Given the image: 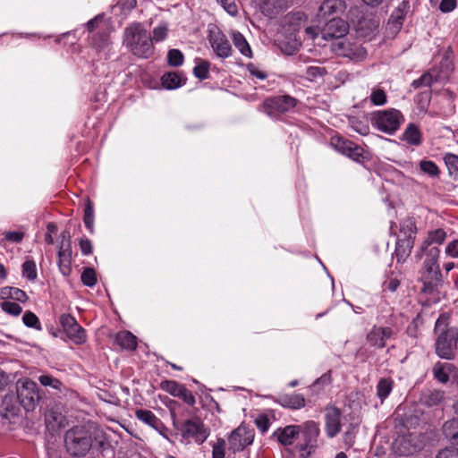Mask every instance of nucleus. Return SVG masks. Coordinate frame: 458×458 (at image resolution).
Here are the masks:
<instances>
[{"mask_svg":"<svg viewBox=\"0 0 458 458\" xmlns=\"http://www.w3.org/2000/svg\"><path fill=\"white\" fill-rule=\"evenodd\" d=\"M319 432L318 423L309 420L302 425H288L283 428H279L273 433V437H276L281 445L287 446L293 445L301 434L302 442L298 443L295 449L299 452L300 458H309L318 447Z\"/></svg>","mask_w":458,"mask_h":458,"instance_id":"f257e3e1","label":"nucleus"},{"mask_svg":"<svg viewBox=\"0 0 458 458\" xmlns=\"http://www.w3.org/2000/svg\"><path fill=\"white\" fill-rule=\"evenodd\" d=\"M123 42L139 58L147 59L154 54L152 38L140 22H132L124 29Z\"/></svg>","mask_w":458,"mask_h":458,"instance_id":"f03ea898","label":"nucleus"},{"mask_svg":"<svg viewBox=\"0 0 458 458\" xmlns=\"http://www.w3.org/2000/svg\"><path fill=\"white\" fill-rule=\"evenodd\" d=\"M449 317L441 314L435 325V332L437 334L436 340V352L442 358L451 360L454 356V352L458 341V329L448 327Z\"/></svg>","mask_w":458,"mask_h":458,"instance_id":"7ed1b4c3","label":"nucleus"},{"mask_svg":"<svg viewBox=\"0 0 458 458\" xmlns=\"http://www.w3.org/2000/svg\"><path fill=\"white\" fill-rule=\"evenodd\" d=\"M91 432L83 426H75L64 434L66 452L72 457L85 456L92 447Z\"/></svg>","mask_w":458,"mask_h":458,"instance_id":"20e7f679","label":"nucleus"},{"mask_svg":"<svg viewBox=\"0 0 458 458\" xmlns=\"http://www.w3.org/2000/svg\"><path fill=\"white\" fill-rule=\"evenodd\" d=\"M440 250L430 249L426 256L420 269V278L423 283L421 291L425 293H432L436 287L442 282V274L438 264Z\"/></svg>","mask_w":458,"mask_h":458,"instance_id":"39448f33","label":"nucleus"},{"mask_svg":"<svg viewBox=\"0 0 458 458\" xmlns=\"http://www.w3.org/2000/svg\"><path fill=\"white\" fill-rule=\"evenodd\" d=\"M173 424L181 435V442L184 444L194 442L201 445L207 440L210 433L204 422L199 418L185 420L181 424L174 419Z\"/></svg>","mask_w":458,"mask_h":458,"instance_id":"423d86ee","label":"nucleus"},{"mask_svg":"<svg viewBox=\"0 0 458 458\" xmlns=\"http://www.w3.org/2000/svg\"><path fill=\"white\" fill-rule=\"evenodd\" d=\"M370 115L372 125L389 135H393L404 121L403 114L394 108L375 111Z\"/></svg>","mask_w":458,"mask_h":458,"instance_id":"0eeeda50","label":"nucleus"},{"mask_svg":"<svg viewBox=\"0 0 458 458\" xmlns=\"http://www.w3.org/2000/svg\"><path fill=\"white\" fill-rule=\"evenodd\" d=\"M16 396L25 411H34L40 400L37 383L30 378L19 379L16 383Z\"/></svg>","mask_w":458,"mask_h":458,"instance_id":"6e6552de","label":"nucleus"},{"mask_svg":"<svg viewBox=\"0 0 458 458\" xmlns=\"http://www.w3.org/2000/svg\"><path fill=\"white\" fill-rule=\"evenodd\" d=\"M423 441L417 433L399 435L393 443L394 452L400 456L412 455L423 448Z\"/></svg>","mask_w":458,"mask_h":458,"instance_id":"1a4fd4ad","label":"nucleus"},{"mask_svg":"<svg viewBox=\"0 0 458 458\" xmlns=\"http://www.w3.org/2000/svg\"><path fill=\"white\" fill-rule=\"evenodd\" d=\"M254 437V429L241 424L228 436V450L233 454L242 452L253 443Z\"/></svg>","mask_w":458,"mask_h":458,"instance_id":"9d476101","label":"nucleus"},{"mask_svg":"<svg viewBox=\"0 0 458 458\" xmlns=\"http://www.w3.org/2000/svg\"><path fill=\"white\" fill-rule=\"evenodd\" d=\"M297 105V100L288 95L276 96L267 98L262 104V111L271 117H277Z\"/></svg>","mask_w":458,"mask_h":458,"instance_id":"9b49d317","label":"nucleus"},{"mask_svg":"<svg viewBox=\"0 0 458 458\" xmlns=\"http://www.w3.org/2000/svg\"><path fill=\"white\" fill-rule=\"evenodd\" d=\"M60 325L65 335L74 344H82L87 340L85 329L70 314H62L59 318Z\"/></svg>","mask_w":458,"mask_h":458,"instance_id":"f8f14e48","label":"nucleus"},{"mask_svg":"<svg viewBox=\"0 0 458 458\" xmlns=\"http://www.w3.org/2000/svg\"><path fill=\"white\" fill-rule=\"evenodd\" d=\"M349 31V24L340 17H332L320 30L323 39H340Z\"/></svg>","mask_w":458,"mask_h":458,"instance_id":"ddd939ff","label":"nucleus"},{"mask_svg":"<svg viewBox=\"0 0 458 458\" xmlns=\"http://www.w3.org/2000/svg\"><path fill=\"white\" fill-rule=\"evenodd\" d=\"M331 145L340 153L356 162H360L363 157V148L354 142L342 137L331 139Z\"/></svg>","mask_w":458,"mask_h":458,"instance_id":"4468645a","label":"nucleus"},{"mask_svg":"<svg viewBox=\"0 0 458 458\" xmlns=\"http://www.w3.org/2000/svg\"><path fill=\"white\" fill-rule=\"evenodd\" d=\"M342 411L334 405L325 408V431L329 438L336 437L342 429Z\"/></svg>","mask_w":458,"mask_h":458,"instance_id":"2eb2a0df","label":"nucleus"},{"mask_svg":"<svg viewBox=\"0 0 458 458\" xmlns=\"http://www.w3.org/2000/svg\"><path fill=\"white\" fill-rule=\"evenodd\" d=\"M332 50L338 55L351 59H361L366 56V50L360 46L350 43L345 39L338 40L332 44Z\"/></svg>","mask_w":458,"mask_h":458,"instance_id":"dca6fc26","label":"nucleus"},{"mask_svg":"<svg viewBox=\"0 0 458 458\" xmlns=\"http://www.w3.org/2000/svg\"><path fill=\"white\" fill-rule=\"evenodd\" d=\"M394 331L390 327L373 326L368 332L366 340L371 347L383 349L387 339L391 338Z\"/></svg>","mask_w":458,"mask_h":458,"instance_id":"f3484780","label":"nucleus"},{"mask_svg":"<svg viewBox=\"0 0 458 458\" xmlns=\"http://www.w3.org/2000/svg\"><path fill=\"white\" fill-rule=\"evenodd\" d=\"M445 238L446 233L441 228L428 231L427 238L421 243L415 257L420 259L424 256V253H428L430 249H438L437 246H433V244L440 245L445 241Z\"/></svg>","mask_w":458,"mask_h":458,"instance_id":"a211bd4d","label":"nucleus"},{"mask_svg":"<svg viewBox=\"0 0 458 458\" xmlns=\"http://www.w3.org/2000/svg\"><path fill=\"white\" fill-rule=\"evenodd\" d=\"M72 246L67 242L64 244H58V260L57 264L59 267L60 272L64 276H69L72 273Z\"/></svg>","mask_w":458,"mask_h":458,"instance_id":"6ab92c4d","label":"nucleus"},{"mask_svg":"<svg viewBox=\"0 0 458 458\" xmlns=\"http://www.w3.org/2000/svg\"><path fill=\"white\" fill-rule=\"evenodd\" d=\"M209 42L217 56L226 58L231 55L232 47L230 42L221 32L211 35Z\"/></svg>","mask_w":458,"mask_h":458,"instance_id":"aec40b11","label":"nucleus"},{"mask_svg":"<svg viewBox=\"0 0 458 458\" xmlns=\"http://www.w3.org/2000/svg\"><path fill=\"white\" fill-rule=\"evenodd\" d=\"M20 406L17 396L14 394H7L2 402L1 415L7 420L13 419L19 415Z\"/></svg>","mask_w":458,"mask_h":458,"instance_id":"412c9836","label":"nucleus"},{"mask_svg":"<svg viewBox=\"0 0 458 458\" xmlns=\"http://www.w3.org/2000/svg\"><path fill=\"white\" fill-rule=\"evenodd\" d=\"M345 8L346 4L344 0H325L319 7L318 16L322 18L338 17Z\"/></svg>","mask_w":458,"mask_h":458,"instance_id":"4be33fe9","label":"nucleus"},{"mask_svg":"<svg viewBox=\"0 0 458 458\" xmlns=\"http://www.w3.org/2000/svg\"><path fill=\"white\" fill-rule=\"evenodd\" d=\"M415 240L411 237L398 239L395 244L394 256L398 263H403L411 255Z\"/></svg>","mask_w":458,"mask_h":458,"instance_id":"5701e85b","label":"nucleus"},{"mask_svg":"<svg viewBox=\"0 0 458 458\" xmlns=\"http://www.w3.org/2000/svg\"><path fill=\"white\" fill-rule=\"evenodd\" d=\"M187 78L179 72H167L161 77V82L164 88L172 90L184 85Z\"/></svg>","mask_w":458,"mask_h":458,"instance_id":"b1692460","label":"nucleus"},{"mask_svg":"<svg viewBox=\"0 0 458 458\" xmlns=\"http://www.w3.org/2000/svg\"><path fill=\"white\" fill-rule=\"evenodd\" d=\"M276 402L284 408L293 410L304 407L306 403L304 396L300 394L280 395Z\"/></svg>","mask_w":458,"mask_h":458,"instance_id":"393cba45","label":"nucleus"},{"mask_svg":"<svg viewBox=\"0 0 458 458\" xmlns=\"http://www.w3.org/2000/svg\"><path fill=\"white\" fill-rule=\"evenodd\" d=\"M136 418L152 427L157 430H160L165 426L160 419H158L151 411L140 409L135 411Z\"/></svg>","mask_w":458,"mask_h":458,"instance_id":"a878e982","label":"nucleus"},{"mask_svg":"<svg viewBox=\"0 0 458 458\" xmlns=\"http://www.w3.org/2000/svg\"><path fill=\"white\" fill-rule=\"evenodd\" d=\"M115 343L123 349L134 351L137 348V337L130 331H121L115 336Z\"/></svg>","mask_w":458,"mask_h":458,"instance_id":"bb28decb","label":"nucleus"},{"mask_svg":"<svg viewBox=\"0 0 458 458\" xmlns=\"http://www.w3.org/2000/svg\"><path fill=\"white\" fill-rule=\"evenodd\" d=\"M444 437L454 445H458V419H452L443 425Z\"/></svg>","mask_w":458,"mask_h":458,"instance_id":"cd10ccee","label":"nucleus"},{"mask_svg":"<svg viewBox=\"0 0 458 458\" xmlns=\"http://www.w3.org/2000/svg\"><path fill=\"white\" fill-rule=\"evenodd\" d=\"M403 140L412 146H419L422 142L421 132L417 125L409 123L404 130Z\"/></svg>","mask_w":458,"mask_h":458,"instance_id":"c85d7f7f","label":"nucleus"},{"mask_svg":"<svg viewBox=\"0 0 458 458\" xmlns=\"http://www.w3.org/2000/svg\"><path fill=\"white\" fill-rule=\"evenodd\" d=\"M394 387V380L391 377H382L377 384V395L381 403L388 397Z\"/></svg>","mask_w":458,"mask_h":458,"instance_id":"c756f323","label":"nucleus"},{"mask_svg":"<svg viewBox=\"0 0 458 458\" xmlns=\"http://www.w3.org/2000/svg\"><path fill=\"white\" fill-rule=\"evenodd\" d=\"M233 43L234 47L245 56L251 57L252 51L244 36L239 32L233 33Z\"/></svg>","mask_w":458,"mask_h":458,"instance_id":"7c9ffc66","label":"nucleus"},{"mask_svg":"<svg viewBox=\"0 0 458 458\" xmlns=\"http://www.w3.org/2000/svg\"><path fill=\"white\" fill-rule=\"evenodd\" d=\"M452 364L437 362L433 368L434 377L441 383H446L449 380L448 371H450Z\"/></svg>","mask_w":458,"mask_h":458,"instance_id":"2f4dec72","label":"nucleus"},{"mask_svg":"<svg viewBox=\"0 0 458 458\" xmlns=\"http://www.w3.org/2000/svg\"><path fill=\"white\" fill-rule=\"evenodd\" d=\"M83 221L90 233H94V208L93 203L88 199L85 208Z\"/></svg>","mask_w":458,"mask_h":458,"instance_id":"473e14b6","label":"nucleus"},{"mask_svg":"<svg viewBox=\"0 0 458 458\" xmlns=\"http://www.w3.org/2000/svg\"><path fill=\"white\" fill-rule=\"evenodd\" d=\"M210 63L207 60H199L193 68V74L199 80H206L209 76Z\"/></svg>","mask_w":458,"mask_h":458,"instance_id":"72a5a7b5","label":"nucleus"},{"mask_svg":"<svg viewBox=\"0 0 458 458\" xmlns=\"http://www.w3.org/2000/svg\"><path fill=\"white\" fill-rule=\"evenodd\" d=\"M2 293L8 298L15 300L20 302H26L28 300L27 293L24 291L16 287H5L3 289Z\"/></svg>","mask_w":458,"mask_h":458,"instance_id":"f704fd0d","label":"nucleus"},{"mask_svg":"<svg viewBox=\"0 0 458 458\" xmlns=\"http://www.w3.org/2000/svg\"><path fill=\"white\" fill-rule=\"evenodd\" d=\"M184 386L175 380H164L160 383V388L171 395L176 397Z\"/></svg>","mask_w":458,"mask_h":458,"instance_id":"c9c22d12","label":"nucleus"},{"mask_svg":"<svg viewBox=\"0 0 458 458\" xmlns=\"http://www.w3.org/2000/svg\"><path fill=\"white\" fill-rule=\"evenodd\" d=\"M420 169L430 177H438L440 174L438 166L431 160H421L420 162Z\"/></svg>","mask_w":458,"mask_h":458,"instance_id":"e433bc0d","label":"nucleus"},{"mask_svg":"<svg viewBox=\"0 0 458 458\" xmlns=\"http://www.w3.org/2000/svg\"><path fill=\"white\" fill-rule=\"evenodd\" d=\"M445 393L440 390L430 391L424 396V403L428 406H437L444 400Z\"/></svg>","mask_w":458,"mask_h":458,"instance_id":"4c0bfd02","label":"nucleus"},{"mask_svg":"<svg viewBox=\"0 0 458 458\" xmlns=\"http://www.w3.org/2000/svg\"><path fill=\"white\" fill-rule=\"evenodd\" d=\"M84 285L93 287L97 284V274L94 268L85 267L81 276Z\"/></svg>","mask_w":458,"mask_h":458,"instance_id":"58836bf2","label":"nucleus"},{"mask_svg":"<svg viewBox=\"0 0 458 458\" xmlns=\"http://www.w3.org/2000/svg\"><path fill=\"white\" fill-rule=\"evenodd\" d=\"M183 54L178 49H171L167 54V63L170 66H181L183 64Z\"/></svg>","mask_w":458,"mask_h":458,"instance_id":"ea45409f","label":"nucleus"},{"mask_svg":"<svg viewBox=\"0 0 458 458\" xmlns=\"http://www.w3.org/2000/svg\"><path fill=\"white\" fill-rule=\"evenodd\" d=\"M401 232H403L404 237H411L415 239L417 232L416 223L413 219L408 218L401 224Z\"/></svg>","mask_w":458,"mask_h":458,"instance_id":"a19ab883","label":"nucleus"},{"mask_svg":"<svg viewBox=\"0 0 458 458\" xmlns=\"http://www.w3.org/2000/svg\"><path fill=\"white\" fill-rule=\"evenodd\" d=\"M22 274L29 280H35L37 278L36 263L33 260H26L22 265Z\"/></svg>","mask_w":458,"mask_h":458,"instance_id":"79ce46f5","label":"nucleus"},{"mask_svg":"<svg viewBox=\"0 0 458 458\" xmlns=\"http://www.w3.org/2000/svg\"><path fill=\"white\" fill-rule=\"evenodd\" d=\"M38 381L42 386H51L54 389L60 390L61 387L63 386V383L59 379H57L50 375H41L38 377Z\"/></svg>","mask_w":458,"mask_h":458,"instance_id":"37998d69","label":"nucleus"},{"mask_svg":"<svg viewBox=\"0 0 458 458\" xmlns=\"http://www.w3.org/2000/svg\"><path fill=\"white\" fill-rule=\"evenodd\" d=\"M436 79L429 72L423 73L419 79L414 80L411 83V86L414 89H419L420 87H430Z\"/></svg>","mask_w":458,"mask_h":458,"instance_id":"c03bdc74","label":"nucleus"},{"mask_svg":"<svg viewBox=\"0 0 458 458\" xmlns=\"http://www.w3.org/2000/svg\"><path fill=\"white\" fill-rule=\"evenodd\" d=\"M22 321L28 327H34L41 330V326L38 318L31 311L28 310L23 314Z\"/></svg>","mask_w":458,"mask_h":458,"instance_id":"a18cd8bd","label":"nucleus"},{"mask_svg":"<svg viewBox=\"0 0 458 458\" xmlns=\"http://www.w3.org/2000/svg\"><path fill=\"white\" fill-rule=\"evenodd\" d=\"M212 458H225V440L218 438L212 445Z\"/></svg>","mask_w":458,"mask_h":458,"instance_id":"49530a36","label":"nucleus"},{"mask_svg":"<svg viewBox=\"0 0 458 458\" xmlns=\"http://www.w3.org/2000/svg\"><path fill=\"white\" fill-rule=\"evenodd\" d=\"M109 36L106 32H98L92 37V45L98 48H104L108 45Z\"/></svg>","mask_w":458,"mask_h":458,"instance_id":"de8ad7c7","label":"nucleus"},{"mask_svg":"<svg viewBox=\"0 0 458 458\" xmlns=\"http://www.w3.org/2000/svg\"><path fill=\"white\" fill-rule=\"evenodd\" d=\"M1 307L4 312L13 316H19L22 311V308L18 303L13 301H4Z\"/></svg>","mask_w":458,"mask_h":458,"instance_id":"09e8293b","label":"nucleus"},{"mask_svg":"<svg viewBox=\"0 0 458 458\" xmlns=\"http://www.w3.org/2000/svg\"><path fill=\"white\" fill-rule=\"evenodd\" d=\"M444 161L450 171V173H458V156L453 153H446L444 157Z\"/></svg>","mask_w":458,"mask_h":458,"instance_id":"8fccbe9b","label":"nucleus"},{"mask_svg":"<svg viewBox=\"0 0 458 458\" xmlns=\"http://www.w3.org/2000/svg\"><path fill=\"white\" fill-rule=\"evenodd\" d=\"M370 100L375 106H382L386 103V94L381 89H375L370 95Z\"/></svg>","mask_w":458,"mask_h":458,"instance_id":"3c124183","label":"nucleus"},{"mask_svg":"<svg viewBox=\"0 0 458 458\" xmlns=\"http://www.w3.org/2000/svg\"><path fill=\"white\" fill-rule=\"evenodd\" d=\"M436 458H458V448L453 445L442 448L436 454Z\"/></svg>","mask_w":458,"mask_h":458,"instance_id":"603ef678","label":"nucleus"},{"mask_svg":"<svg viewBox=\"0 0 458 458\" xmlns=\"http://www.w3.org/2000/svg\"><path fill=\"white\" fill-rule=\"evenodd\" d=\"M327 72L326 68L320 66H309L306 69V75L310 80L323 77Z\"/></svg>","mask_w":458,"mask_h":458,"instance_id":"864d4df0","label":"nucleus"},{"mask_svg":"<svg viewBox=\"0 0 458 458\" xmlns=\"http://www.w3.org/2000/svg\"><path fill=\"white\" fill-rule=\"evenodd\" d=\"M255 425L264 434L270 427V420L266 414H260L255 419Z\"/></svg>","mask_w":458,"mask_h":458,"instance_id":"5fc2aeb1","label":"nucleus"},{"mask_svg":"<svg viewBox=\"0 0 458 458\" xmlns=\"http://www.w3.org/2000/svg\"><path fill=\"white\" fill-rule=\"evenodd\" d=\"M431 99V91L427 90L418 95V106L420 110L426 111Z\"/></svg>","mask_w":458,"mask_h":458,"instance_id":"6e6d98bb","label":"nucleus"},{"mask_svg":"<svg viewBox=\"0 0 458 458\" xmlns=\"http://www.w3.org/2000/svg\"><path fill=\"white\" fill-rule=\"evenodd\" d=\"M176 397L181 398L185 403H187L190 406H193L196 403L195 396L185 386L182 387V389L180 391L179 394Z\"/></svg>","mask_w":458,"mask_h":458,"instance_id":"4d7b16f0","label":"nucleus"},{"mask_svg":"<svg viewBox=\"0 0 458 458\" xmlns=\"http://www.w3.org/2000/svg\"><path fill=\"white\" fill-rule=\"evenodd\" d=\"M223 6V8L230 14L236 15L238 13V7L234 0H217Z\"/></svg>","mask_w":458,"mask_h":458,"instance_id":"13d9d810","label":"nucleus"},{"mask_svg":"<svg viewBox=\"0 0 458 458\" xmlns=\"http://www.w3.org/2000/svg\"><path fill=\"white\" fill-rule=\"evenodd\" d=\"M167 27L165 25H159L153 30V38L156 42L164 40L167 35Z\"/></svg>","mask_w":458,"mask_h":458,"instance_id":"bf43d9fd","label":"nucleus"},{"mask_svg":"<svg viewBox=\"0 0 458 458\" xmlns=\"http://www.w3.org/2000/svg\"><path fill=\"white\" fill-rule=\"evenodd\" d=\"M404 18V14L401 13H396V10L394 9L389 18V23H392L396 30H400L403 23Z\"/></svg>","mask_w":458,"mask_h":458,"instance_id":"052dcab7","label":"nucleus"},{"mask_svg":"<svg viewBox=\"0 0 458 458\" xmlns=\"http://www.w3.org/2000/svg\"><path fill=\"white\" fill-rule=\"evenodd\" d=\"M456 7V0H442L439 9L442 13L452 12Z\"/></svg>","mask_w":458,"mask_h":458,"instance_id":"680f3d73","label":"nucleus"},{"mask_svg":"<svg viewBox=\"0 0 458 458\" xmlns=\"http://www.w3.org/2000/svg\"><path fill=\"white\" fill-rule=\"evenodd\" d=\"M79 243L83 255H89L92 253V243L89 239L81 238Z\"/></svg>","mask_w":458,"mask_h":458,"instance_id":"e2e57ef3","label":"nucleus"},{"mask_svg":"<svg viewBox=\"0 0 458 458\" xmlns=\"http://www.w3.org/2000/svg\"><path fill=\"white\" fill-rule=\"evenodd\" d=\"M406 335L412 339H416L419 335L418 323L414 319L411 323H410L405 331Z\"/></svg>","mask_w":458,"mask_h":458,"instance_id":"0e129e2a","label":"nucleus"},{"mask_svg":"<svg viewBox=\"0 0 458 458\" xmlns=\"http://www.w3.org/2000/svg\"><path fill=\"white\" fill-rule=\"evenodd\" d=\"M247 69L251 75L257 77L259 80H265L267 77V73L259 71L254 64H249L247 65Z\"/></svg>","mask_w":458,"mask_h":458,"instance_id":"69168bd1","label":"nucleus"},{"mask_svg":"<svg viewBox=\"0 0 458 458\" xmlns=\"http://www.w3.org/2000/svg\"><path fill=\"white\" fill-rule=\"evenodd\" d=\"M445 253L453 258H458V240L453 241L447 244Z\"/></svg>","mask_w":458,"mask_h":458,"instance_id":"338daca9","label":"nucleus"},{"mask_svg":"<svg viewBox=\"0 0 458 458\" xmlns=\"http://www.w3.org/2000/svg\"><path fill=\"white\" fill-rule=\"evenodd\" d=\"M24 237V233L21 232H7L5 233V239L13 242H21Z\"/></svg>","mask_w":458,"mask_h":458,"instance_id":"774afa93","label":"nucleus"}]
</instances>
